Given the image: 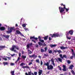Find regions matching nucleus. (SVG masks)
<instances>
[{
    "mask_svg": "<svg viewBox=\"0 0 75 75\" xmlns=\"http://www.w3.org/2000/svg\"><path fill=\"white\" fill-rule=\"evenodd\" d=\"M43 65L47 66V69L48 70H50V69H54L53 66L52 65H50L48 62H47V63H45V64H43Z\"/></svg>",
    "mask_w": 75,
    "mask_h": 75,
    "instance_id": "f257e3e1",
    "label": "nucleus"
},
{
    "mask_svg": "<svg viewBox=\"0 0 75 75\" xmlns=\"http://www.w3.org/2000/svg\"><path fill=\"white\" fill-rule=\"evenodd\" d=\"M61 6H64L63 8L60 6L59 7V8L60 13H62L64 11V9L65 8V5H64L63 4H61Z\"/></svg>",
    "mask_w": 75,
    "mask_h": 75,
    "instance_id": "f03ea898",
    "label": "nucleus"
},
{
    "mask_svg": "<svg viewBox=\"0 0 75 75\" xmlns=\"http://www.w3.org/2000/svg\"><path fill=\"white\" fill-rule=\"evenodd\" d=\"M14 48H16L17 50H19V47L18 46H15V45H13L11 48L10 49L11 51H14Z\"/></svg>",
    "mask_w": 75,
    "mask_h": 75,
    "instance_id": "7ed1b4c3",
    "label": "nucleus"
},
{
    "mask_svg": "<svg viewBox=\"0 0 75 75\" xmlns=\"http://www.w3.org/2000/svg\"><path fill=\"white\" fill-rule=\"evenodd\" d=\"M50 35L52 38H53V37L56 38V37H59V34L57 33L53 34H50Z\"/></svg>",
    "mask_w": 75,
    "mask_h": 75,
    "instance_id": "20e7f679",
    "label": "nucleus"
},
{
    "mask_svg": "<svg viewBox=\"0 0 75 75\" xmlns=\"http://www.w3.org/2000/svg\"><path fill=\"white\" fill-rule=\"evenodd\" d=\"M17 34H20L21 36H23V37H24V35H23V34H22V33H21V32H20L18 30H17L16 31V34L17 35Z\"/></svg>",
    "mask_w": 75,
    "mask_h": 75,
    "instance_id": "39448f33",
    "label": "nucleus"
},
{
    "mask_svg": "<svg viewBox=\"0 0 75 75\" xmlns=\"http://www.w3.org/2000/svg\"><path fill=\"white\" fill-rule=\"evenodd\" d=\"M59 56L62 59H64V58H67V56L65 54L64 55L63 57H62V54H60Z\"/></svg>",
    "mask_w": 75,
    "mask_h": 75,
    "instance_id": "423d86ee",
    "label": "nucleus"
},
{
    "mask_svg": "<svg viewBox=\"0 0 75 75\" xmlns=\"http://www.w3.org/2000/svg\"><path fill=\"white\" fill-rule=\"evenodd\" d=\"M55 59L57 62H58V61L60 62H62V59L61 58H60L58 57L57 58V59L56 58H55Z\"/></svg>",
    "mask_w": 75,
    "mask_h": 75,
    "instance_id": "0eeeda50",
    "label": "nucleus"
},
{
    "mask_svg": "<svg viewBox=\"0 0 75 75\" xmlns=\"http://www.w3.org/2000/svg\"><path fill=\"white\" fill-rule=\"evenodd\" d=\"M29 58H34V57L35 59L37 57V56L36 55H35V54H34L32 55H29Z\"/></svg>",
    "mask_w": 75,
    "mask_h": 75,
    "instance_id": "6e6552de",
    "label": "nucleus"
},
{
    "mask_svg": "<svg viewBox=\"0 0 75 75\" xmlns=\"http://www.w3.org/2000/svg\"><path fill=\"white\" fill-rule=\"evenodd\" d=\"M32 45H33V43H31L30 44H28L26 46L27 49H29V48H30V46H31Z\"/></svg>",
    "mask_w": 75,
    "mask_h": 75,
    "instance_id": "1a4fd4ad",
    "label": "nucleus"
},
{
    "mask_svg": "<svg viewBox=\"0 0 75 75\" xmlns=\"http://www.w3.org/2000/svg\"><path fill=\"white\" fill-rule=\"evenodd\" d=\"M62 67L63 68V69H62V70L64 71H67V69H66V66L64 65H63Z\"/></svg>",
    "mask_w": 75,
    "mask_h": 75,
    "instance_id": "9d476101",
    "label": "nucleus"
},
{
    "mask_svg": "<svg viewBox=\"0 0 75 75\" xmlns=\"http://www.w3.org/2000/svg\"><path fill=\"white\" fill-rule=\"evenodd\" d=\"M71 52H72V55H73L74 58H75V52H74V50H73V49H71Z\"/></svg>",
    "mask_w": 75,
    "mask_h": 75,
    "instance_id": "9b49d317",
    "label": "nucleus"
},
{
    "mask_svg": "<svg viewBox=\"0 0 75 75\" xmlns=\"http://www.w3.org/2000/svg\"><path fill=\"white\" fill-rule=\"evenodd\" d=\"M51 61L52 62V64H53L54 67H55V63H54V59L53 58H52L51 59Z\"/></svg>",
    "mask_w": 75,
    "mask_h": 75,
    "instance_id": "f8f14e48",
    "label": "nucleus"
},
{
    "mask_svg": "<svg viewBox=\"0 0 75 75\" xmlns=\"http://www.w3.org/2000/svg\"><path fill=\"white\" fill-rule=\"evenodd\" d=\"M33 39H34V40H38L37 38H35L34 36L31 37L30 38V40H32Z\"/></svg>",
    "mask_w": 75,
    "mask_h": 75,
    "instance_id": "ddd939ff",
    "label": "nucleus"
},
{
    "mask_svg": "<svg viewBox=\"0 0 75 75\" xmlns=\"http://www.w3.org/2000/svg\"><path fill=\"white\" fill-rule=\"evenodd\" d=\"M6 48V46H0V50H3L4 48Z\"/></svg>",
    "mask_w": 75,
    "mask_h": 75,
    "instance_id": "4468645a",
    "label": "nucleus"
},
{
    "mask_svg": "<svg viewBox=\"0 0 75 75\" xmlns=\"http://www.w3.org/2000/svg\"><path fill=\"white\" fill-rule=\"evenodd\" d=\"M15 28L14 27H12L10 28L9 29L10 32H11H11H12V31H13V30H15Z\"/></svg>",
    "mask_w": 75,
    "mask_h": 75,
    "instance_id": "2eb2a0df",
    "label": "nucleus"
},
{
    "mask_svg": "<svg viewBox=\"0 0 75 75\" xmlns=\"http://www.w3.org/2000/svg\"><path fill=\"white\" fill-rule=\"evenodd\" d=\"M39 71L38 72L39 75H41L42 73V70H41L39 69Z\"/></svg>",
    "mask_w": 75,
    "mask_h": 75,
    "instance_id": "dca6fc26",
    "label": "nucleus"
},
{
    "mask_svg": "<svg viewBox=\"0 0 75 75\" xmlns=\"http://www.w3.org/2000/svg\"><path fill=\"white\" fill-rule=\"evenodd\" d=\"M74 67V65L72 64L70 66L69 68L70 69H71L72 70V69H73V67Z\"/></svg>",
    "mask_w": 75,
    "mask_h": 75,
    "instance_id": "f3484780",
    "label": "nucleus"
},
{
    "mask_svg": "<svg viewBox=\"0 0 75 75\" xmlns=\"http://www.w3.org/2000/svg\"><path fill=\"white\" fill-rule=\"evenodd\" d=\"M6 29L4 27H0V30H1L2 31H4Z\"/></svg>",
    "mask_w": 75,
    "mask_h": 75,
    "instance_id": "a211bd4d",
    "label": "nucleus"
},
{
    "mask_svg": "<svg viewBox=\"0 0 75 75\" xmlns=\"http://www.w3.org/2000/svg\"><path fill=\"white\" fill-rule=\"evenodd\" d=\"M50 46L51 48H52L53 47H55L57 46V45H50Z\"/></svg>",
    "mask_w": 75,
    "mask_h": 75,
    "instance_id": "6ab92c4d",
    "label": "nucleus"
},
{
    "mask_svg": "<svg viewBox=\"0 0 75 75\" xmlns=\"http://www.w3.org/2000/svg\"><path fill=\"white\" fill-rule=\"evenodd\" d=\"M69 33L71 35L73 34V31L72 30H70L69 31Z\"/></svg>",
    "mask_w": 75,
    "mask_h": 75,
    "instance_id": "aec40b11",
    "label": "nucleus"
},
{
    "mask_svg": "<svg viewBox=\"0 0 75 75\" xmlns=\"http://www.w3.org/2000/svg\"><path fill=\"white\" fill-rule=\"evenodd\" d=\"M28 54H32V53H33V52L29 50H28Z\"/></svg>",
    "mask_w": 75,
    "mask_h": 75,
    "instance_id": "412c9836",
    "label": "nucleus"
},
{
    "mask_svg": "<svg viewBox=\"0 0 75 75\" xmlns=\"http://www.w3.org/2000/svg\"><path fill=\"white\" fill-rule=\"evenodd\" d=\"M66 47H64L63 46H62L60 47V48L61 50H65V49H66Z\"/></svg>",
    "mask_w": 75,
    "mask_h": 75,
    "instance_id": "4be33fe9",
    "label": "nucleus"
},
{
    "mask_svg": "<svg viewBox=\"0 0 75 75\" xmlns=\"http://www.w3.org/2000/svg\"><path fill=\"white\" fill-rule=\"evenodd\" d=\"M48 36H47L43 38L45 40H48Z\"/></svg>",
    "mask_w": 75,
    "mask_h": 75,
    "instance_id": "5701e85b",
    "label": "nucleus"
},
{
    "mask_svg": "<svg viewBox=\"0 0 75 75\" xmlns=\"http://www.w3.org/2000/svg\"><path fill=\"white\" fill-rule=\"evenodd\" d=\"M71 72L72 74L74 75H75V71L73 70H71Z\"/></svg>",
    "mask_w": 75,
    "mask_h": 75,
    "instance_id": "b1692460",
    "label": "nucleus"
},
{
    "mask_svg": "<svg viewBox=\"0 0 75 75\" xmlns=\"http://www.w3.org/2000/svg\"><path fill=\"white\" fill-rule=\"evenodd\" d=\"M8 62H3V64H4V66H5V65H8Z\"/></svg>",
    "mask_w": 75,
    "mask_h": 75,
    "instance_id": "393cba45",
    "label": "nucleus"
},
{
    "mask_svg": "<svg viewBox=\"0 0 75 75\" xmlns=\"http://www.w3.org/2000/svg\"><path fill=\"white\" fill-rule=\"evenodd\" d=\"M4 37L6 38H7V39H8V38H9V37H10V36H9V35H4Z\"/></svg>",
    "mask_w": 75,
    "mask_h": 75,
    "instance_id": "a878e982",
    "label": "nucleus"
},
{
    "mask_svg": "<svg viewBox=\"0 0 75 75\" xmlns=\"http://www.w3.org/2000/svg\"><path fill=\"white\" fill-rule=\"evenodd\" d=\"M57 52L59 53V54H60L61 53H62V52L60 50H57Z\"/></svg>",
    "mask_w": 75,
    "mask_h": 75,
    "instance_id": "bb28decb",
    "label": "nucleus"
},
{
    "mask_svg": "<svg viewBox=\"0 0 75 75\" xmlns=\"http://www.w3.org/2000/svg\"><path fill=\"white\" fill-rule=\"evenodd\" d=\"M38 44L39 45H40V46L43 45V44H42V43L41 42H38Z\"/></svg>",
    "mask_w": 75,
    "mask_h": 75,
    "instance_id": "cd10ccee",
    "label": "nucleus"
},
{
    "mask_svg": "<svg viewBox=\"0 0 75 75\" xmlns=\"http://www.w3.org/2000/svg\"><path fill=\"white\" fill-rule=\"evenodd\" d=\"M11 75H14V70L13 71H11Z\"/></svg>",
    "mask_w": 75,
    "mask_h": 75,
    "instance_id": "c85d7f7f",
    "label": "nucleus"
},
{
    "mask_svg": "<svg viewBox=\"0 0 75 75\" xmlns=\"http://www.w3.org/2000/svg\"><path fill=\"white\" fill-rule=\"evenodd\" d=\"M22 68H30V67L28 66H23L22 67Z\"/></svg>",
    "mask_w": 75,
    "mask_h": 75,
    "instance_id": "c756f323",
    "label": "nucleus"
},
{
    "mask_svg": "<svg viewBox=\"0 0 75 75\" xmlns=\"http://www.w3.org/2000/svg\"><path fill=\"white\" fill-rule=\"evenodd\" d=\"M36 62H37V63H38L39 64H40V60L38 59H37L36 60Z\"/></svg>",
    "mask_w": 75,
    "mask_h": 75,
    "instance_id": "7c9ffc66",
    "label": "nucleus"
},
{
    "mask_svg": "<svg viewBox=\"0 0 75 75\" xmlns=\"http://www.w3.org/2000/svg\"><path fill=\"white\" fill-rule=\"evenodd\" d=\"M26 56L25 55H22V58H23V59H25V58H26Z\"/></svg>",
    "mask_w": 75,
    "mask_h": 75,
    "instance_id": "2f4dec72",
    "label": "nucleus"
},
{
    "mask_svg": "<svg viewBox=\"0 0 75 75\" xmlns=\"http://www.w3.org/2000/svg\"><path fill=\"white\" fill-rule=\"evenodd\" d=\"M40 50L41 52H45V50L42 49H41Z\"/></svg>",
    "mask_w": 75,
    "mask_h": 75,
    "instance_id": "473e14b6",
    "label": "nucleus"
},
{
    "mask_svg": "<svg viewBox=\"0 0 75 75\" xmlns=\"http://www.w3.org/2000/svg\"><path fill=\"white\" fill-rule=\"evenodd\" d=\"M71 62V61L69 60H68L67 61V63L68 64H70Z\"/></svg>",
    "mask_w": 75,
    "mask_h": 75,
    "instance_id": "72a5a7b5",
    "label": "nucleus"
},
{
    "mask_svg": "<svg viewBox=\"0 0 75 75\" xmlns=\"http://www.w3.org/2000/svg\"><path fill=\"white\" fill-rule=\"evenodd\" d=\"M39 41H40L41 42H42V43H44V41L43 40H41V39Z\"/></svg>",
    "mask_w": 75,
    "mask_h": 75,
    "instance_id": "f704fd0d",
    "label": "nucleus"
},
{
    "mask_svg": "<svg viewBox=\"0 0 75 75\" xmlns=\"http://www.w3.org/2000/svg\"><path fill=\"white\" fill-rule=\"evenodd\" d=\"M58 67L59 68V70H60V71H61L62 70V69L61 68V67H60L59 66H58Z\"/></svg>",
    "mask_w": 75,
    "mask_h": 75,
    "instance_id": "c9c22d12",
    "label": "nucleus"
},
{
    "mask_svg": "<svg viewBox=\"0 0 75 75\" xmlns=\"http://www.w3.org/2000/svg\"><path fill=\"white\" fill-rule=\"evenodd\" d=\"M66 37L67 39H68V40H70L71 39V38L68 37V36L67 35Z\"/></svg>",
    "mask_w": 75,
    "mask_h": 75,
    "instance_id": "e433bc0d",
    "label": "nucleus"
},
{
    "mask_svg": "<svg viewBox=\"0 0 75 75\" xmlns=\"http://www.w3.org/2000/svg\"><path fill=\"white\" fill-rule=\"evenodd\" d=\"M28 75H31V71L28 72Z\"/></svg>",
    "mask_w": 75,
    "mask_h": 75,
    "instance_id": "4c0bfd02",
    "label": "nucleus"
},
{
    "mask_svg": "<svg viewBox=\"0 0 75 75\" xmlns=\"http://www.w3.org/2000/svg\"><path fill=\"white\" fill-rule=\"evenodd\" d=\"M74 58V55H72V56L70 57V59H73V58Z\"/></svg>",
    "mask_w": 75,
    "mask_h": 75,
    "instance_id": "58836bf2",
    "label": "nucleus"
},
{
    "mask_svg": "<svg viewBox=\"0 0 75 75\" xmlns=\"http://www.w3.org/2000/svg\"><path fill=\"white\" fill-rule=\"evenodd\" d=\"M69 32H67L66 33V35H68H68H69Z\"/></svg>",
    "mask_w": 75,
    "mask_h": 75,
    "instance_id": "ea45409f",
    "label": "nucleus"
},
{
    "mask_svg": "<svg viewBox=\"0 0 75 75\" xmlns=\"http://www.w3.org/2000/svg\"><path fill=\"white\" fill-rule=\"evenodd\" d=\"M47 56H48V54H44V57H47Z\"/></svg>",
    "mask_w": 75,
    "mask_h": 75,
    "instance_id": "a19ab883",
    "label": "nucleus"
},
{
    "mask_svg": "<svg viewBox=\"0 0 75 75\" xmlns=\"http://www.w3.org/2000/svg\"><path fill=\"white\" fill-rule=\"evenodd\" d=\"M3 59L4 60H5V61H7V58L4 57L3 58Z\"/></svg>",
    "mask_w": 75,
    "mask_h": 75,
    "instance_id": "79ce46f5",
    "label": "nucleus"
},
{
    "mask_svg": "<svg viewBox=\"0 0 75 75\" xmlns=\"http://www.w3.org/2000/svg\"><path fill=\"white\" fill-rule=\"evenodd\" d=\"M22 25L23 27H25L26 25L25 24H23Z\"/></svg>",
    "mask_w": 75,
    "mask_h": 75,
    "instance_id": "37998d69",
    "label": "nucleus"
},
{
    "mask_svg": "<svg viewBox=\"0 0 75 75\" xmlns=\"http://www.w3.org/2000/svg\"><path fill=\"white\" fill-rule=\"evenodd\" d=\"M52 52V50H50L49 52V54H51Z\"/></svg>",
    "mask_w": 75,
    "mask_h": 75,
    "instance_id": "c03bdc74",
    "label": "nucleus"
},
{
    "mask_svg": "<svg viewBox=\"0 0 75 75\" xmlns=\"http://www.w3.org/2000/svg\"><path fill=\"white\" fill-rule=\"evenodd\" d=\"M20 66H23L24 65V63H22L20 64Z\"/></svg>",
    "mask_w": 75,
    "mask_h": 75,
    "instance_id": "a18cd8bd",
    "label": "nucleus"
},
{
    "mask_svg": "<svg viewBox=\"0 0 75 75\" xmlns=\"http://www.w3.org/2000/svg\"><path fill=\"white\" fill-rule=\"evenodd\" d=\"M20 59V57H19L18 58V59H17V61H19L20 60V59Z\"/></svg>",
    "mask_w": 75,
    "mask_h": 75,
    "instance_id": "49530a36",
    "label": "nucleus"
},
{
    "mask_svg": "<svg viewBox=\"0 0 75 75\" xmlns=\"http://www.w3.org/2000/svg\"><path fill=\"white\" fill-rule=\"evenodd\" d=\"M34 75H37V72H34Z\"/></svg>",
    "mask_w": 75,
    "mask_h": 75,
    "instance_id": "de8ad7c7",
    "label": "nucleus"
},
{
    "mask_svg": "<svg viewBox=\"0 0 75 75\" xmlns=\"http://www.w3.org/2000/svg\"><path fill=\"white\" fill-rule=\"evenodd\" d=\"M65 9H66V12L68 11V10H69V9H67V8H66V6H65Z\"/></svg>",
    "mask_w": 75,
    "mask_h": 75,
    "instance_id": "09e8293b",
    "label": "nucleus"
},
{
    "mask_svg": "<svg viewBox=\"0 0 75 75\" xmlns=\"http://www.w3.org/2000/svg\"><path fill=\"white\" fill-rule=\"evenodd\" d=\"M45 52L47 50V47H45Z\"/></svg>",
    "mask_w": 75,
    "mask_h": 75,
    "instance_id": "8fccbe9b",
    "label": "nucleus"
},
{
    "mask_svg": "<svg viewBox=\"0 0 75 75\" xmlns=\"http://www.w3.org/2000/svg\"><path fill=\"white\" fill-rule=\"evenodd\" d=\"M6 32H7V33L8 34H10V33H11L10 31H7Z\"/></svg>",
    "mask_w": 75,
    "mask_h": 75,
    "instance_id": "3c124183",
    "label": "nucleus"
},
{
    "mask_svg": "<svg viewBox=\"0 0 75 75\" xmlns=\"http://www.w3.org/2000/svg\"><path fill=\"white\" fill-rule=\"evenodd\" d=\"M40 65H42V60L40 61Z\"/></svg>",
    "mask_w": 75,
    "mask_h": 75,
    "instance_id": "603ef678",
    "label": "nucleus"
},
{
    "mask_svg": "<svg viewBox=\"0 0 75 75\" xmlns=\"http://www.w3.org/2000/svg\"><path fill=\"white\" fill-rule=\"evenodd\" d=\"M51 40H52L51 38L49 37V41H51Z\"/></svg>",
    "mask_w": 75,
    "mask_h": 75,
    "instance_id": "864d4df0",
    "label": "nucleus"
},
{
    "mask_svg": "<svg viewBox=\"0 0 75 75\" xmlns=\"http://www.w3.org/2000/svg\"><path fill=\"white\" fill-rule=\"evenodd\" d=\"M38 38L39 39V41H40V40H41V37L40 36H39L38 37Z\"/></svg>",
    "mask_w": 75,
    "mask_h": 75,
    "instance_id": "5fc2aeb1",
    "label": "nucleus"
},
{
    "mask_svg": "<svg viewBox=\"0 0 75 75\" xmlns=\"http://www.w3.org/2000/svg\"><path fill=\"white\" fill-rule=\"evenodd\" d=\"M11 65L12 66H13V65H14V63H11Z\"/></svg>",
    "mask_w": 75,
    "mask_h": 75,
    "instance_id": "6e6d98bb",
    "label": "nucleus"
},
{
    "mask_svg": "<svg viewBox=\"0 0 75 75\" xmlns=\"http://www.w3.org/2000/svg\"><path fill=\"white\" fill-rule=\"evenodd\" d=\"M33 64V63L32 62H30L28 64L29 65H31Z\"/></svg>",
    "mask_w": 75,
    "mask_h": 75,
    "instance_id": "4d7b16f0",
    "label": "nucleus"
},
{
    "mask_svg": "<svg viewBox=\"0 0 75 75\" xmlns=\"http://www.w3.org/2000/svg\"><path fill=\"white\" fill-rule=\"evenodd\" d=\"M54 52H55V53H57V50H54Z\"/></svg>",
    "mask_w": 75,
    "mask_h": 75,
    "instance_id": "13d9d810",
    "label": "nucleus"
},
{
    "mask_svg": "<svg viewBox=\"0 0 75 75\" xmlns=\"http://www.w3.org/2000/svg\"><path fill=\"white\" fill-rule=\"evenodd\" d=\"M15 54H11V57H13V56H15Z\"/></svg>",
    "mask_w": 75,
    "mask_h": 75,
    "instance_id": "bf43d9fd",
    "label": "nucleus"
},
{
    "mask_svg": "<svg viewBox=\"0 0 75 75\" xmlns=\"http://www.w3.org/2000/svg\"><path fill=\"white\" fill-rule=\"evenodd\" d=\"M38 57L39 58H40V59H41V57L40 55L38 56Z\"/></svg>",
    "mask_w": 75,
    "mask_h": 75,
    "instance_id": "052dcab7",
    "label": "nucleus"
},
{
    "mask_svg": "<svg viewBox=\"0 0 75 75\" xmlns=\"http://www.w3.org/2000/svg\"><path fill=\"white\" fill-rule=\"evenodd\" d=\"M19 57H21V53H20L19 54Z\"/></svg>",
    "mask_w": 75,
    "mask_h": 75,
    "instance_id": "680f3d73",
    "label": "nucleus"
},
{
    "mask_svg": "<svg viewBox=\"0 0 75 75\" xmlns=\"http://www.w3.org/2000/svg\"><path fill=\"white\" fill-rule=\"evenodd\" d=\"M32 41H33V42H35V41H34V40H32Z\"/></svg>",
    "mask_w": 75,
    "mask_h": 75,
    "instance_id": "e2e57ef3",
    "label": "nucleus"
},
{
    "mask_svg": "<svg viewBox=\"0 0 75 75\" xmlns=\"http://www.w3.org/2000/svg\"><path fill=\"white\" fill-rule=\"evenodd\" d=\"M21 53L23 55L24 54V51H23L21 52Z\"/></svg>",
    "mask_w": 75,
    "mask_h": 75,
    "instance_id": "0e129e2a",
    "label": "nucleus"
},
{
    "mask_svg": "<svg viewBox=\"0 0 75 75\" xmlns=\"http://www.w3.org/2000/svg\"><path fill=\"white\" fill-rule=\"evenodd\" d=\"M16 27H18V25H17V24H16L15 25Z\"/></svg>",
    "mask_w": 75,
    "mask_h": 75,
    "instance_id": "69168bd1",
    "label": "nucleus"
},
{
    "mask_svg": "<svg viewBox=\"0 0 75 75\" xmlns=\"http://www.w3.org/2000/svg\"><path fill=\"white\" fill-rule=\"evenodd\" d=\"M14 51V52H16V49H15V50H13V51Z\"/></svg>",
    "mask_w": 75,
    "mask_h": 75,
    "instance_id": "338daca9",
    "label": "nucleus"
},
{
    "mask_svg": "<svg viewBox=\"0 0 75 75\" xmlns=\"http://www.w3.org/2000/svg\"><path fill=\"white\" fill-rule=\"evenodd\" d=\"M25 75H28V73H25Z\"/></svg>",
    "mask_w": 75,
    "mask_h": 75,
    "instance_id": "774afa93",
    "label": "nucleus"
}]
</instances>
